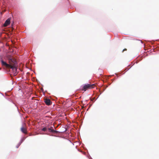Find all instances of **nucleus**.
Listing matches in <instances>:
<instances>
[{
	"instance_id": "1",
	"label": "nucleus",
	"mask_w": 159,
	"mask_h": 159,
	"mask_svg": "<svg viewBox=\"0 0 159 159\" xmlns=\"http://www.w3.org/2000/svg\"><path fill=\"white\" fill-rule=\"evenodd\" d=\"M2 65V66H5L7 68H11L13 71V72L15 73H16L17 70V68L16 67V66H11L7 63L6 62L4 61L3 60L1 61Z\"/></svg>"
},
{
	"instance_id": "2",
	"label": "nucleus",
	"mask_w": 159,
	"mask_h": 159,
	"mask_svg": "<svg viewBox=\"0 0 159 159\" xmlns=\"http://www.w3.org/2000/svg\"><path fill=\"white\" fill-rule=\"evenodd\" d=\"M8 61L9 64L11 66H16L17 62L15 59H14L12 57L10 56L8 57Z\"/></svg>"
},
{
	"instance_id": "3",
	"label": "nucleus",
	"mask_w": 159,
	"mask_h": 159,
	"mask_svg": "<svg viewBox=\"0 0 159 159\" xmlns=\"http://www.w3.org/2000/svg\"><path fill=\"white\" fill-rule=\"evenodd\" d=\"M95 86V84H88L84 85L82 90L86 91L87 89L93 88Z\"/></svg>"
},
{
	"instance_id": "4",
	"label": "nucleus",
	"mask_w": 159,
	"mask_h": 159,
	"mask_svg": "<svg viewBox=\"0 0 159 159\" xmlns=\"http://www.w3.org/2000/svg\"><path fill=\"white\" fill-rule=\"evenodd\" d=\"M21 131L25 134H27V130L25 124H24L20 128Z\"/></svg>"
},
{
	"instance_id": "5",
	"label": "nucleus",
	"mask_w": 159,
	"mask_h": 159,
	"mask_svg": "<svg viewBox=\"0 0 159 159\" xmlns=\"http://www.w3.org/2000/svg\"><path fill=\"white\" fill-rule=\"evenodd\" d=\"M44 102H45V104L48 105H50L52 103L51 100L48 98H45L44 99Z\"/></svg>"
},
{
	"instance_id": "6",
	"label": "nucleus",
	"mask_w": 159,
	"mask_h": 159,
	"mask_svg": "<svg viewBox=\"0 0 159 159\" xmlns=\"http://www.w3.org/2000/svg\"><path fill=\"white\" fill-rule=\"evenodd\" d=\"M10 23V19H8L5 22V23L3 24V26L6 27Z\"/></svg>"
},
{
	"instance_id": "7",
	"label": "nucleus",
	"mask_w": 159,
	"mask_h": 159,
	"mask_svg": "<svg viewBox=\"0 0 159 159\" xmlns=\"http://www.w3.org/2000/svg\"><path fill=\"white\" fill-rule=\"evenodd\" d=\"M48 130L49 132H51L52 133L55 132V131L53 129L52 127H51L50 128H48Z\"/></svg>"
},
{
	"instance_id": "8",
	"label": "nucleus",
	"mask_w": 159,
	"mask_h": 159,
	"mask_svg": "<svg viewBox=\"0 0 159 159\" xmlns=\"http://www.w3.org/2000/svg\"><path fill=\"white\" fill-rule=\"evenodd\" d=\"M42 131H47L48 130V128L47 127H44L43 128V129H41Z\"/></svg>"
},
{
	"instance_id": "9",
	"label": "nucleus",
	"mask_w": 159,
	"mask_h": 159,
	"mask_svg": "<svg viewBox=\"0 0 159 159\" xmlns=\"http://www.w3.org/2000/svg\"><path fill=\"white\" fill-rule=\"evenodd\" d=\"M20 143H19L18 144V146L16 147V148H18V147H19L20 146Z\"/></svg>"
},
{
	"instance_id": "10",
	"label": "nucleus",
	"mask_w": 159,
	"mask_h": 159,
	"mask_svg": "<svg viewBox=\"0 0 159 159\" xmlns=\"http://www.w3.org/2000/svg\"><path fill=\"white\" fill-rule=\"evenodd\" d=\"M127 50V49L126 48H125L122 51V52H123L124 51H126Z\"/></svg>"
},
{
	"instance_id": "11",
	"label": "nucleus",
	"mask_w": 159,
	"mask_h": 159,
	"mask_svg": "<svg viewBox=\"0 0 159 159\" xmlns=\"http://www.w3.org/2000/svg\"><path fill=\"white\" fill-rule=\"evenodd\" d=\"M31 135H32L31 134H29V136H31Z\"/></svg>"
},
{
	"instance_id": "12",
	"label": "nucleus",
	"mask_w": 159,
	"mask_h": 159,
	"mask_svg": "<svg viewBox=\"0 0 159 159\" xmlns=\"http://www.w3.org/2000/svg\"><path fill=\"white\" fill-rule=\"evenodd\" d=\"M1 14H2V12H1Z\"/></svg>"
},
{
	"instance_id": "13",
	"label": "nucleus",
	"mask_w": 159,
	"mask_h": 159,
	"mask_svg": "<svg viewBox=\"0 0 159 159\" xmlns=\"http://www.w3.org/2000/svg\"><path fill=\"white\" fill-rule=\"evenodd\" d=\"M5 11H3V12H4Z\"/></svg>"
}]
</instances>
